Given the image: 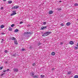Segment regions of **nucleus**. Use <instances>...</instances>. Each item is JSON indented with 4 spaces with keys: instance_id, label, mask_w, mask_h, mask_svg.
I'll list each match as a JSON object with an SVG mask.
<instances>
[{
    "instance_id": "1",
    "label": "nucleus",
    "mask_w": 78,
    "mask_h": 78,
    "mask_svg": "<svg viewBox=\"0 0 78 78\" xmlns=\"http://www.w3.org/2000/svg\"><path fill=\"white\" fill-rule=\"evenodd\" d=\"M12 12L13 13L11 14V16H13L16 15V11H12Z\"/></svg>"
},
{
    "instance_id": "2",
    "label": "nucleus",
    "mask_w": 78,
    "mask_h": 78,
    "mask_svg": "<svg viewBox=\"0 0 78 78\" xmlns=\"http://www.w3.org/2000/svg\"><path fill=\"white\" fill-rule=\"evenodd\" d=\"M13 71L14 72H18V69L17 68H14L13 69Z\"/></svg>"
},
{
    "instance_id": "3",
    "label": "nucleus",
    "mask_w": 78,
    "mask_h": 78,
    "mask_svg": "<svg viewBox=\"0 0 78 78\" xmlns=\"http://www.w3.org/2000/svg\"><path fill=\"white\" fill-rule=\"evenodd\" d=\"M19 8V6L16 5L12 8V9H17Z\"/></svg>"
},
{
    "instance_id": "4",
    "label": "nucleus",
    "mask_w": 78,
    "mask_h": 78,
    "mask_svg": "<svg viewBox=\"0 0 78 78\" xmlns=\"http://www.w3.org/2000/svg\"><path fill=\"white\" fill-rule=\"evenodd\" d=\"M51 33V32H45V34H46V36H48V35L49 34H50V33Z\"/></svg>"
},
{
    "instance_id": "5",
    "label": "nucleus",
    "mask_w": 78,
    "mask_h": 78,
    "mask_svg": "<svg viewBox=\"0 0 78 78\" xmlns=\"http://www.w3.org/2000/svg\"><path fill=\"white\" fill-rule=\"evenodd\" d=\"M46 28H47V27L43 26L41 28V30H45Z\"/></svg>"
},
{
    "instance_id": "6",
    "label": "nucleus",
    "mask_w": 78,
    "mask_h": 78,
    "mask_svg": "<svg viewBox=\"0 0 78 78\" xmlns=\"http://www.w3.org/2000/svg\"><path fill=\"white\" fill-rule=\"evenodd\" d=\"M10 39L11 40H12V41H14L15 40H16V38L13 37H11V38H10Z\"/></svg>"
},
{
    "instance_id": "7",
    "label": "nucleus",
    "mask_w": 78,
    "mask_h": 78,
    "mask_svg": "<svg viewBox=\"0 0 78 78\" xmlns=\"http://www.w3.org/2000/svg\"><path fill=\"white\" fill-rule=\"evenodd\" d=\"M14 42L15 44H18V43L17 42V40L16 39L14 40Z\"/></svg>"
},
{
    "instance_id": "8",
    "label": "nucleus",
    "mask_w": 78,
    "mask_h": 78,
    "mask_svg": "<svg viewBox=\"0 0 78 78\" xmlns=\"http://www.w3.org/2000/svg\"><path fill=\"white\" fill-rule=\"evenodd\" d=\"M70 22H68L66 23V25L67 26H70Z\"/></svg>"
},
{
    "instance_id": "9",
    "label": "nucleus",
    "mask_w": 78,
    "mask_h": 78,
    "mask_svg": "<svg viewBox=\"0 0 78 78\" xmlns=\"http://www.w3.org/2000/svg\"><path fill=\"white\" fill-rule=\"evenodd\" d=\"M53 12L52 11H50L49 12V14H53Z\"/></svg>"
},
{
    "instance_id": "10",
    "label": "nucleus",
    "mask_w": 78,
    "mask_h": 78,
    "mask_svg": "<svg viewBox=\"0 0 78 78\" xmlns=\"http://www.w3.org/2000/svg\"><path fill=\"white\" fill-rule=\"evenodd\" d=\"M69 44L71 45H73V44H74V43H73V41H71L70 42Z\"/></svg>"
},
{
    "instance_id": "11",
    "label": "nucleus",
    "mask_w": 78,
    "mask_h": 78,
    "mask_svg": "<svg viewBox=\"0 0 78 78\" xmlns=\"http://www.w3.org/2000/svg\"><path fill=\"white\" fill-rule=\"evenodd\" d=\"M18 31H19V30L18 29H16L14 31L15 33H18Z\"/></svg>"
},
{
    "instance_id": "12",
    "label": "nucleus",
    "mask_w": 78,
    "mask_h": 78,
    "mask_svg": "<svg viewBox=\"0 0 78 78\" xmlns=\"http://www.w3.org/2000/svg\"><path fill=\"white\" fill-rule=\"evenodd\" d=\"M8 3L9 4H11V3H12V1H8Z\"/></svg>"
},
{
    "instance_id": "13",
    "label": "nucleus",
    "mask_w": 78,
    "mask_h": 78,
    "mask_svg": "<svg viewBox=\"0 0 78 78\" xmlns=\"http://www.w3.org/2000/svg\"><path fill=\"white\" fill-rule=\"evenodd\" d=\"M51 55H52L53 56H54V55H55V52H52Z\"/></svg>"
},
{
    "instance_id": "14",
    "label": "nucleus",
    "mask_w": 78,
    "mask_h": 78,
    "mask_svg": "<svg viewBox=\"0 0 78 78\" xmlns=\"http://www.w3.org/2000/svg\"><path fill=\"white\" fill-rule=\"evenodd\" d=\"M42 36H47V35H46L45 32L44 33V34L42 35Z\"/></svg>"
},
{
    "instance_id": "15",
    "label": "nucleus",
    "mask_w": 78,
    "mask_h": 78,
    "mask_svg": "<svg viewBox=\"0 0 78 78\" xmlns=\"http://www.w3.org/2000/svg\"><path fill=\"white\" fill-rule=\"evenodd\" d=\"M9 30L11 31H12V28L11 27H9Z\"/></svg>"
},
{
    "instance_id": "16",
    "label": "nucleus",
    "mask_w": 78,
    "mask_h": 78,
    "mask_svg": "<svg viewBox=\"0 0 78 78\" xmlns=\"http://www.w3.org/2000/svg\"><path fill=\"white\" fill-rule=\"evenodd\" d=\"M33 77H34V78H38V76H37V75L34 76H33Z\"/></svg>"
},
{
    "instance_id": "17",
    "label": "nucleus",
    "mask_w": 78,
    "mask_h": 78,
    "mask_svg": "<svg viewBox=\"0 0 78 78\" xmlns=\"http://www.w3.org/2000/svg\"><path fill=\"white\" fill-rule=\"evenodd\" d=\"M31 76H34V73H31Z\"/></svg>"
},
{
    "instance_id": "18",
    "label": "nucleus",
    "mask_w": 78,
    "mask_h": 78,
    "mask_svg": "<svg viewBox=\"0 0 78 78\" xmlns=\"http://www.w3.org/2000/svg\"><path fill=\"white\" fill-rule=\"evenodd\" d=\"M4 27V26L3 25H1L0 27V28H3Z\"/></svg>"
},
{
    "instance_id": "19",
    "label": "nucleus",
    "mask_w": 78,
    "mask_h": 78,
    "mask_svg": "<svg viewBox=\"0 0 78 78\" xmlns=\"http://www.w3.org/2000/svg\"><path fill=\"white\" fill-rule=\"evenodd\" d=\"M74 78H78V76L76 75L75 76Z\"/></svg>"
},
{
    "instance_id": "20",
    "label": "nucleus",
    "mask_w": 78,
    "mask_h": 78,
    "mask_svg": "<svg viewBox=\"0 0 78 78\" xmlns=\"http://www.w3.org/2000/svg\"><path fill=\"white\" fill-rule=\"evenodd\" d=\"M41 78H44V77H45V76L44 75H41Z\"/></svg>"
},
{
    "instance_id": "21",
    "label": "nucleus",
    "mask_w": 78,
    "mask_h": 78,
    "mask_svg": "<svg viewBox=\"0 0 78 78\" xmlns=\"http://www.w3.org/2000/svg\"><path fill=\"white\" fill-rule=\"evenodd\" d=\"M74 6H78V4L77 3H75V4H74Z\"/></svg>"
},
{
    "instance_id": "22",
    "label": "nucleus",
    "mask_w": 78,
    "mask_h": 78,
    "mask_svg": "<svg viewBox=\"0 0 78 78\" xmlns=\"http://www.w3.org/2000/svg\"><path fill=\"white\" fill-rule=\"evenodd\" d=\"M57 9L58 10V11H60V10H61V9L60 8H57Z\"/></svg>"
},
{
    "instance_id": "23",
    "label": "nucleus",
    "mask_w": 78,
    "mask_h": 78,
    "mask_svg": "<svg viewBox=\"0 0 78 78\" xmlns=\"http://www.w3.org/2000/svg\"><path fill=\"white\" fill-rule=\"evenodd\" d=\"M1 34L2 35H4V34H5V33L4 32H3V33H1Z\"/></svg>"
},
{
    "instance_id": "24",
    "label": "nucleus",
    "mask_w": 78,
    "mask_h": 78,
    "mask_svg": "<svg viewBox=\"0 0 78 78\" xmlns=\"http://www.w3.org/2000/svg\"><path fill=\"white\" fill-rule=\"evenodd\" d=\"M4 52L5 53H8V51L5 50V51Z\"/></svg>"
},
{
    "instance_id": "25",
    "label": "nucleus",
    "mask_w": 78,
    "mask_h": 78,
    "mask_svg": "<svg viewBox=\"0 0 78 78\" xmlns=\"http://www.w3.org/2000/svg\"><path fill=\"white\" fill-rule=\"evenodd\" d=\"M14 24H12L11 25V27H14Z\"/></svg>"
},
{
    "instance_id": "26",
    "label": "nucleus",
    "mask_w": 78,
    "mask_h": 78,
    "mask_svg": "<svg viewBox=\"0 0 78 78\" xmlns=\"http://www.w3.org/2000/svg\"><path fill=\"white\" fill-rule=\"evenodd\" d=\"M12 56H16V54H12Z\"/></svg>"
},
{
    "instance_id": "27",
    "label": "nucleus",
    "mask_w": 78,
    "mask_h": 78,
    "mask_svg": "<svg viewBox=\"0 0 78 78\" xmlns=\"http://www.w3.org/2000/svg\"><path fill=\"white\" fill-rule=\"evenodd\" d=\"M61 26L62 27H63V26H64V24L62 23L61 24Z\"/></svg>"
},
{
    "instance_id": "28",
    "label": "nucleus",
    "mask_w": 78,
    "mask_h": 78,
    "mask_svg": "<svg viewBox=\"0 0 78 78\" xmlns=\"http://www.w3.org/2000/svg\"><path fill=\"white\" fill-rule=\"evenodd\" d=\"M47 23H46L45 22H44L43 23L44 25H45Z\"/></svg>"
},
{
    "instance_id": "29",
    "label": "nucleus",
    "mask_w": 78,
    "mask_h": 78,
    "mask_svg": "<svg viewBox=\"0 0 78 78\" xmlns=\"http://www.w3.org/2000/svg\"><path fill=\"white\" fill-rule=\"evenodd\" d=\"M68 74H70L71 73V72L70 71H69L68 73Z\"/></svg>"
},
{
    "instance_id": "30",
    "label": "nucleus",
    "mask_w": 78,
    "mask_h": 78,
    "mask_svg": "<svg viewBox=\"0 0 78 78\" xmlns=\"http://www.w3.org/2000/svg\"><path fill=\"white\" fill-rule=\"evenodd\" d=\"M35 65H36V64H35V63H34L32 64V66H34Z\"/></svg>"
},
{
    "instance_id": "31",
    "label": "nucleus",
    "mask_w": 78,
    "mask_h": 78,
    "mask_svg": "<svg viewBox=\"0 0 78 78\" xmlns=\"http://www.w3.org/2000/svg\"><path fill=\"white\" fill-rule=\"evenodd\" d=\"M5 73H2L1 75V76H3V75H4Z\"/></svg>"
},
{
    "instance_id": "32",
    "label": "nucleus",
    "mask_w": 78,
    "mask_h": 78,
    "mask_svg": "<svg viewBox=\"0 0 78 78\" xmlns=\"http://www.w3.org/2000/svg\"><path fill=\"white\" fill-rule=\"evenodd\" d=\"M22 23H23V22H20V24H22Z\"/></svg>"
},
{
    "instance_id": "33",
    "label": "nucleus",
    "mask_w": 78,
    "mask_h": 78,
    "mask_svg": "<svg viewBox=\"0 0 78 78\" xmlns=\"http://www.w3.org/2000/svg\"><path fill=\"white\" fill-rule=\"evenodd\" d=\"M7 72H9V69H8L7 70H6Z\"/></svg>"
},
{
    "instance_id": "34",
    "label": "nucleus",
    "mask_w": 78,
    "mask_h": 78,
    "mask_svg": "<svg viewBox=\"0 0 78 78\" xmlns=\"http://www.w3.org/2000/svg\"><path fill=\"white\" fill-rule=\"evenodd\" d=\"M62 44H63V42H60V44L62 45Z\"/></svg>"
},
{
    "instance_id": "35",
    "label": "nucleus",
    "mask_w": 78,
    "mask_h": 78,
    "mask_svg": "<svg viewBox=\"0 0 78 78\" xmlns=\"http://www.w3.org/2000/svg\"><path fill=\"white\" fill-rule=\"evenodd\" d=\"M74 48H75L76 49H78V47H75Z\"/></svg>"
},
{
    "instance_id": "36",
    "label": "nucleus",
    "mask_w": 78,
    "mask_h": 78,
    "mask_svg": "<svg viewBox=\"0 0 78 78\" xmlns=\"http://www.w3.org/2000/svg\"><path fill=\"white\" fill-rule=\"evenodd\" d=\"M24 50H25V49L23 48L21 50V51H24Z\"/></svg>"
},
{
    "instance_id": "37",
    "label": "nucleus",
    "mask_w": 78,
    "mask_h": 78,
    "mask_svg": "<svg viewBox=\"0 0 78 78\" xmlns=\"http://www.w3.org/2000/svg\"><path fill=\"white\" fill-rule=\"evenodd\" d=\"M51 69L52 70H55V68H52Z\"/></svg>"
},
{
    "instance_id": "38",
    "label": "nucleus",
    "mask_w": 78,
    "mask_h": 78,
    "mask_svg": "<svg viewBox=\"0 0 78 78\" xmlns=\"http://www.w3.org/2000/svg\"><path fill=\"white\" fill-rule=\"evenodd\" d=\"M30 34V33H29L28 32H27L25 33V34Z\"/></svg>"
},
{
    "instance_id": "39",
    "label": "nucleus",
    "mask_w": 78,
    "mask_h": 78,
    "mask_svg": "<svg viewBox=\"0 0 78 78\" xmlns=\"http://www.w3.org/2000/svg\"><path fill=\"white\" fill-rule=\"evenodd\" d=\"M3 69V67H0V70H2V69Z\"/></svg>"
},
{
    "instance_id": "40",
    "label": "nucleus",
    "mask_w": 78,
    "mask_h": 78,
    "mask_svg": "<svg viewBox=\"0 0 78 78\" xmlns=\"http://www.w3.org/2000/svg\"><path fill=\"white\" fill-rule=\"evenodd\" d=\"M6 72V70H5L3 71L4 72Z\"/></svg>"
},
{
    "instance_id": "41",
    "label": "nucleus",
    "mask_w": 78,
    "mask_h": 78,
    "mask_svg": "<svg viewBox=\"0 0 78 78\" xmlns=\"http://www.w3.org/2000/svg\"><path fill=\"white\" fill-rule=\"evenodd\" d=\"M1 9H3V7H2L1 8Z\"/></svg>"
},
{
    "instance_id": "42",
    "label": "nucleus",
    "mask_w": 78,
    "mask_h": 78,
    "mask_svg": "<svg viewBox=\"0 0 78 78\" xmlns=\"http://www.w3.org/2000/svg\"><path fill=\"white\" fill-rule=\"evenodd\" d=\"M4 2H5L6 0H3Z\"/></svg>"
},
{
    "instance_id": "43",
    "label": "nucleus",
    "mask_w": 78,
    "mask_h": 78,
    "mask_svg": "<svg viewBox=\"0 0 78 78\" xmlns=\"http://www.w3.org/2000/svg\"><path fill=\"white\" fill-rule=\"evenodd\" d=\"M2 41H4V39H2Z\"/></svg>"
},
{
    "instance_id": "44",
    "label": "nucleus",
    "mask_w": 78,
    "mask_h": 78,
    "mask_svg": "<svg viewBox=\"0 0 78 78\" xmlns=\"http://www.w3.org/2000/svg\"><path fill=\"white\" fill-rule=\"evenodd\" d=\"M59 2H62V1H59Z\"/></svg>"
},
{
    "instance_id": "45",
    "label": "nucleus",
    "mask_w": 78,
    "mask_h": 78,
    "mask_svg": "<svg viewBox=\"0 0 78 78\" xmlns=\"http://www.w3.org/2000/svg\"><path fill=\"white\" fill-rule=\"evenodd\" d=\"M5 63H7V62H5Z\"/></svg>"
},
{
    "instance_id": "46",
    "label": "nucleus",
    "mask_w": 78,
    "mask_h": 78,
    "mask_svg": "<svg viewBox=\"0 0 78 78\" xmlns=\"http://www.w3.org/2000/svg\"><path fill=\"white\" fill-rule=\"evenodd\" d=\"M29 26H30V25H28V27H29Z\"/></svg>"
},
{
    "instance_id": "47",
    "label": "nucleus",
    "mask_w": 78,
    "mask_h": 78,
    "mask_svg": "<svg viewBox=\"0 0 78 78\" xmlns=\"http://www.w3.org/2000/svg\"><path fill=\"white\" fill-rule=\"evenodd\" d=\"M30 48H31V47H30Z\"/></svg>"
},
{
    "instance_id": "48",
    "label": "nucleus",
    "mask_w": 78,
    "mask_h": 78,
    "mask_svg": "<svg viewBox=\"0 0 78 78\" xmlns=\"http://www.w3.org/2000/svg\"><path fill=\"white\" fill-rule=\"evenodd\" d=\"M1 42H2V41H1Z\"/></svg>"
}]
</instances>
